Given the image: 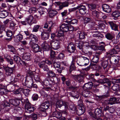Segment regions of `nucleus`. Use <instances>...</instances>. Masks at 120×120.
I'll use <instances>...</instances> for the list:
<instances>
[{
    "mask_svg": "<svg viewBox=\"0 0 120 120\" xmlns=\"http://www.w3.org/2000/svg\"><path fill=\"white\" fill-rule=\"evenodd\" d=\"M21 103L22 105L25 104L24 108L25 113H31L36 109L34 105L31 104L27 98L25 100L22 98L11 99L9 100V102L7 101H4V102L3 103V108H2L1 106H0V114L2 111V109H6V108H8L7 109V110L10 108L11 104L13 105L15 107H18L21 104Z\"/></svg>",
    "mask_w": 120,
    "mask_h": 120,
    "instance_id": "1",
    "label": "nucleus"
},
{
    "mask_svg": "<svg viewBox=\"0 0 120 120\" xmlns=\"http://www.w3.org/2000/svg\"><path fill=\"white\" fill-rule=\"evenodd\" d=\"M79 28L78 27L75 28L72 26H70L69 23L62 24L60 27V30L57 34L58 37H60V39H61V41L65 39V36L64 34V32H66L68 31H77L79 30Z\"/></svg>",
    "mask_w": 120,
    "mask_h": 120,
    "instance_id": "2",
    "label": "nucleus"
},
{
    "mask_svg": "<svg viewBox=\"0 0 120 120\" xmlns=\"http://www.w3.org/2000/svg\"><path fill=\"white\" fill-rule=\"evenodd\" d=\"M54 25L55 23H53L52 22L45 23L43 27L46 29L45 30H43L41 32V36L42 39L46 40L49 39L51 34L50 32L51 31V30L54 26Z\"/></svg>",
    "mask_w": 120,
    "mask_h": 120,
    "instance_id": "3",
    "label": "nucleus"
},
{
    "mask_svg": "<svg viewBox=\"0 0 120 120\" xmlns=\"http://www.w3.org/2000/svg\"><path fill=\"white\" fill-rule=\"evenodd\" d=\"M50 2L52 1V3L46 8L48 12L54 9L55 8L57 10L59 11L62 10L64 8L68 7V2L65 1L61 2L60 1H55L54 0H49Z\"/></svg>",
    "mask_w": 120,
    "mask_h": 120,
    "instance_id": "4",
    "label": "nucleus"
},
{
    "mask_svg": "<svg viewBox=\"0 0 120 120\" xmlns=\"http://www.w3.org/2000/svg\"><path fill=\"white\" fill-rule=\"evenodd\" d=\"M110 96V94L109 92L108 91L106 93V94L104 95L98 96L96 94L94 95V97L98 101H100L102 103L103 105L105 106H107L108 105H112L113 104V103L110 102L109 100L105 99L106 98H107Z\"/></svg>",
    "mask_w": 120,
    "mask_h": 120,
    "instance_id": "5",
    "label": "nucleus"
},
{
    "mask_svg": "<svg viewBox=\"0 0 120 120\" xmlns=\"http://www.w3.org/2000/svg\"><path fill=\"white\" fill-rule=\"evenodd\" d=\"M11 82H10L11 85H13L14 88L16 89L13 91L14 94H20L21 92L22 91V88H20V84L18 78L15 77L13 79H11Z\"/></svg>",
    "mask_w": 120,
    "mask_h": 120,
    "instance_id": "6",
    "label": "nucleus"
},
{
    "mask_svg": "<svg viewBox=\"0 0 120 120\" xmlns=\"http://www.w3.org/2000/svg\"><path fill=\"white\" fill-rule=\"evenodd\" d=\"M49 101L43 102L41 103L39 107L38 108V111L41 114L42 116H45L47 115L46 111L49 108Z\"/></svg>",
    "mask_w": 120,
    "mask_h": 120,
    "instance_id": "7",
    "label": "nucleus"
},
{
    "mask_svg": "<svg viewBox=\"0 0 120 120\" xmlns=\"http://www.w3.org/2000/svg\"><path fill=\"white\" fill-rule=\"evenodd\" d=\"M102 108V107H101L99 108L90 110L88 111V113L92 117L94 116L104 117L105 116V114H104L103 112Z\"/></svg>",
    "mask_w": 120,
    "mask_h": 120,
    "instance_id": "8",
    "label": "nucleus"
},
{
    "mask_svg": "<svg viewBox=\"0 0 120 120\" xmlns=\"http://www.w3.org/2000/svg\"><path fill=\"white\" fill-rule=\"evenodd\" d=\"M91 13L93 17L98 19H105L107 17L105 14L97 10H94L92 11Z\"/></svg>",
    "mask_w": 120,
    "mask_h": 120,
    "instance_id": "9",
    "label": "nucleus"
},
{
    "mask_svg": "<svg viewBox=\"0 0 120 120\" xmlns=\"http://www.w3.org/2000/svg\"><path fill=\"white\" fill-rule=\"evenodd\" d=\"M58 38L54 41H52L50 42V44L51 46L52 49L54 50H57L59 49L60 47V41H63L64 40L61 41V39L60 38V37H58Z\"/></svg>",
    "mask_w": 120,
    "mask_h": 120,
    "instance_id": "10",
    "label": "nucleus"
},
{
    "mask_svg": "<svg viewBox=\"0 0 120 120\" xmlns=\"http://www.w3.org/2000/svg\"><path fill=\"white\" fill-rule=\"evenodd\" d=\"M66 52L70 53L69 55L73 53H76L77 51L76 49L75 45L72 42L69 43L67 46L66 49Z\"/></svg>",
    "mask_w": 120,
    "mask_h": 120,
    "instance_id": "11",
    "label": "nucleus"
},
{
    "mask_svg": "<svg viewBox=\"0 0 120 120\" xmlns=\"http://www.w3.org/2000/svg\"><path fill=\"white\" fill-rule=\"evenodd\" d=\"M56 83L52 78L50 79L49 78H46L43 81H42L41 83L42 85L47 86H52Z\"/></svg>",
    "mask_w": 120,
    "mask_h": 120,
    "instance_id": "12",
    "label": "nucleus"
},
{
    "mask_svg": "<svg viewBox=\"0 0 120 120\" xmlns=\"http://www.w3.org/2000/svg\"><path fill=\"white\" fill-rule=\"evenodd\" d=\"M15 64L12 67H10L8 66L4 67V69L5 71L6 75L7 76H10L15 71Z\"/></svg>",
    "mask_w": 120,
    "mask_h": 120,
    "instance_id": "13",
    "label": "nucleus"
},
{
    "mask_svg": "<svg viewBox=\"0 0 120 120\" xmlns=\"http://www.w3.org/2000/svg\"><path fill=\"white\" fill-rule=\"evenodd\" d=\"M101 43H102L104 45H101L99 46L93 45V47L94 46L95 49H97L96 52V54L97 55H100L103 52H104L105 50V43L103 42H102Z\"/></svg>",
    "mask_w": 120,
    "mask_h": 120,
    "instance_id": "14",
    "label": "nucleus"
},
{
    "mask_svg": "<svg viewBox=\"0 0 120 120\" xmlns=\"http://www.w3.org/2000/svg\"><path fill=\"white\" fill-rule=\"evenodd\" d=\"M68 103L62 100L58 101L56 102L55 106L57 108H60L62 106H64L65 109H67L68 108Z\"/></svg>",
    "mask_w": 120,
    "mask_h": 120,
    "instance_id": "15",
    "label": "nucleus"
},
{
    "mask_svg": "<svg viewBox=\"0 0 120 120\" xmlns=\"http://www.w3.org/2000/svg\"><path fill=\"white\" fill-rule=\"evenodd\" d=\"M13 59L14 62L16 63L17 64L19 65L26 66L27 65V63L22 60L17 55H14L13 56Z\"/></svg>",
    "mask_w": 120,
    "mask_h": 120,
    "instance_id": "16",
    "label": "nucleus"
},
{
    "mask_svg": "<svg viewBox=\"0 0 120 120\" xmlns=\"http://www.w3.org/2000/svg\"><path fill=\"white\" fill-rule=\"evenodd\" d=\"M77 8L78 11H76V13L79 12L81 15H84L86 13L87 10L86 6L83 5H79L77 6Z\"/></svg>",
    "mask_w": 120,
    "mask_h": 120,
    "instance_id": "17",
    "label": "nucleus"
},
{
    "mask_svg": "<svg viewBox=\"0 0 120 120\" xmlns=\"http://www.w3.org/2000/svg\"><path fill=\"white\" fill-rule=\"evenodd\" d=\"M53 66L56 69L58 73H61L62 71L64 69V67L61 65L60 62H56V60L55 61H53Z\"/></svg>",
    "mask_w": 120,
    "mask_h": 120,
    "instance_id": "18",
    "label": "nucleus"
},
{
    "mask_svg": "<svg viewBox=\"0 0 120 120\" xmlns=\"http://www.w3.org/2000/svg\"><path fill=\"white\" fill-rule=\"evenodd\" d=\"M71 77L79 82H82L83 81L84 78V75L81 74L77 75H71Z\"/></svg>",
    "mask_w": 120,
    "mask_h": 120,
    "instance_id": "19",
    "label": "nucleus"
},
{
    "mask_svg": "<svg viewBox=\"0 0 120 120\" xmlns=\"http://www.w3.org/2000/svg\"><path fill=\"white\" fill-rule=\"evenodd\" d=\"M22 60L24 61H27L31 60L32 56L31 54L29 52L24 53L22 56Z\"/></svg>",
    "mask_w": 120,
    "mask_h": 120,
    "instance_id": "20",
    "label": "nucleus"
},
{
    "mask_svg": "<svg viewBox=\"0 0 120 120\" xmlns=\"http://www.w3.org/2000/svg\"><path fill=\"white\" fill-rule=\"evenodd\" d=\"M31 48L34 53L41 52L42 51V49L41 47L36 44L34 43L32 46Z\"/></svg>",
    "mask_w": 120,
    "mask_h": 120,
    "instance_id": "21",
    "label": "nucleus"
},
{
    "mask_svg": "<svg viewBox=\"0 0 120 120\" xmlns=\"http://www.w3.org/2000/svg\"><path fill=\"white\" fill-rule=\"evenodd\" d=\"M62 77L61 78V79L62 81V84L64 85L66 84L68 86H69L71 85L70 80L69 79L66 78L65 77L62 75Z\"/></svg>",
    "mask_w": 120,
    "mask_h": 120,
    "instance_id": "22",
    "label": "nucleus"
},
{
    "mask_svg": "<svg viewBox=\"0 0 120 120\" xmlns=\"http://www.w3.org/2000/svg\"><path fill=\"white\" fill-rule=\"evenodd\" d=\"M27 38L30 40V42L33 43H36L38 41V37L32 34L29 37H27L26 38Z\"/></svg>",
    "mask_w": 120,
    "mask_h": 120,
    "instance_id": "23",
    "label": "nucleus"
},
{
    "mask_svg": "<svg viewBox=\"0 0 120 120\" xmlns=\"http://www.w3.org/2000/svg\"><path fill=\"white\" fill-rule=\"evenodd\" d=\"M75 113H76L78 116H80L83 114L85 111V109L84 107H78Z\"/></svg>",
    "mask_w": 120,
    "mask_h": 120,
    "instance_id": "24",
    "label": "nucleus"
},
{
    "mask_svg": "<svg viewBox=\"0 0 120 120\" xmlns=\"http://www.w3.org/2000/svg\"><path fill=\"white\" fill-rule=\"evenodd\" d=\"M38 65L40 68L42 69L44 71H47L49 70L48 66L42 62L39 63Z\"/></svg>",
    "mask_w": 120,
    "mask_h": 120,
    "instance_id": "25",
    "label": "nucleus"
},
{
    "mask_svg": "<svg viewBox=\"0 0 120 120\" xmlns=\"http://www.w3.org/2000/svg\"><path fill=\"white\" fill-rule=\"evenodd\" d=\"M35 73V71L29 69L27 71L26 77L27 78H30L31 79H33Z\"/></svg>",
    "mask_w": 120,
    "mask_h": 120,
    "instance_id": "26",
    "label": "nucleus"
},
{
    "mask_svg": "<svg viewBox=\"0 0 120 120\" xmlns=\"http://www.w3.org/2000/svg\"><path fill=\"white\" fill-rule=\"evenodd\" d=\"M93 85V82H89L85 84L82 88L85 90H90L91 89Z\"/></svg>",
    "mask_w": 120,
    "mask_h": 120,
    "instance_id": "27",
    "label": "nucleus"
},
{
    "mask_svg": "<svg viewBox=\"0 0 120 120\" xmlns=\"http://www.w3.org/2000/svg\"><path fill=\"white\" fill-rule=\"evenodd\" d=\"M109 24L110 25L112 30L115 31H118V25L116 23L112 21H109Z\"/></svg>",
    "mask_w": 120,
    "mask_h": 120,
    "instance_id": "28",
    "label": "nucleus"
},
{
    "mask_svg": "<svg viewBox=\"0 0 120 120\" xmlns=\"http://www.w3.org/2000/svg\"><path fill=\"white\" fill-rule=\"evenodd\" d=\"M43 27L39 25H35L33 28L32 32H37L39 30L41 32L43 30L42 27Z\"/></svg>",
    "mask_w": 120,
    "mask_h": 120,
    "instance_id": "29",
    "label": "nucleus"
},
{
    "mask_svg": "<svg viewBox=\"0 0 120 120\" xmlns=\"http://www.w3.org/2000/svg\"><path fill=\"white\" fill-rule=\"evenodd\" d=\"M102 7L103 10L105 12L108 13H110L111 11V8L107 4H103Z\"/></svg>",
    "mask_w": 120,
    "mask_h": 120,
    "instance_id": "30",
    "label": "nucleus"
},
{
    "mask_svg": "<svg viewBox=\"0 0 120 120\" xmlns=\"http://www.w3.org/2000/svg\"><path fill=\"white\" fill-rule=\"evenodd\" d=\"M117 53V52H116L115 50L113 48L106 52V56L107 57H110L113 55L116 54Z\"/></svg>",
    "mask_w": 120,
    "mask_h": 120,
    "instance_id": "31",
    "label": "nucleus"
},
{
    "mask_svg": "<svg viewBox=\"0 0 120 120\" xmlns=\"http://www.w3.org/2000/svg\"><path fill=\"white\" fill-rule=\"evenodd\" d=\"M111 15V17L112 19L116 20L120 16V13L119 11H116L113 12Z\"/></svg>",
    "mask_w": 120,
    "mask_h": 120,
    "instance_id": "32",
    "label": "nucleus"
},
{
    "mask_svg": "<svg viewBox=\"0 0 120 120\" xmlns=\"http://www.w3.org/2000/svg\"><path fill=\"white\" fill-rule=\"evenodd\" d=\"M87 90L85 91V92H83L82 95L83 96L86 97H90L92 96H93L94 97V95L95 94H93L92 93L91 91L89 90Z\"/></svg>",
    "mask_w": 120,
    "mask_h": 120,
    "instance_id": "33",
    "label": "nucleus"
},
{
    "mask_svg": "<svg viewBox=\"0 0 120 120\" xmlns=\"http://www.w3.org/2000/svg\"><path fill=\"white\" fill-rule=\"evenodd\" d=\"M14 38L15 41L18 42L21 41L23 39V36L21 34H19L17 35L14 36Z\"/></svg>",
    "mask_w": 120,
    "mask_h": 120,
    "instance_id": "34",
    "label": "nucleus"
},
{
    "mask_svg": "<svg viewBox=\"0 0 120 120\" xmlns=\"http://www.w3.org/2000/svg\"><path fill=\"white\" fill-rule=\"evenodd\" d=\"M61 113V110L60 111H58L56 110L52 114V117H55L57 119H59L62 117Z\"/></svg>",
    "mask_w": 120,
    "mask_h": 120,
    "instance_id": "35",
    "label": "nucleus"
},
{
    "mask_svg": "<svg viewBox=\"0 0 120 120\" xmlns=\"http://www.w3.org/2000/svg\"><path fill=\"white\" fill-rule=\"evenodd\" d=\"M41 48L44 51H48L50 49V47L48 43H44L41 45Z\"/></svg>",
    "mask_w": 120,
    "mask_h": 120,
    "instance_id": "36",
    "label": "nucleus"
},
{
    "mask_svg": "<svg viewBox=\"0 0 120 120\" xmlns=\"http://www.w3.org/2000/svg\"><path fill=\"white\" fill-rule=\"evenodd\" d=\"M77 108L74 104L70 105L69 106V110L70 111L74 114L75 113Z\"/></svg>",
    "mask_w": 120,
    "mask_h": 120,
    "instance_id": "37",
    "label": "nucleus"
},
{
    "mask_svg": "<svg viewBox=\"0 0 120 120\" xmlns=\"http://www.w3.org/2000/svg\"><path fill=\"white\" fill-rule=\"evenodd\" d=\"M108 60H102L101 61V65L104 69L107 67L108 65L109 67L110 66L109 64Z\"/></svg>",
    "mask_w": 120,
    "mask_h": 120,
    "instance_id": "38",
    "label": "nucleus"
},
{
    "mask_svg": "<svg viewBox=\"0 0 120 120\" xmlns=\"http://www.w3.org/2000/svg\"><path fill=\"white\" fill-rule=\"evenodd\" d=\"M65 22L69 23L70 26H72L71 24H78V21L76 19H71L70 20H66L65 21Z\"/></svg>",
    "mask_w": 120,
    "mask_h": 120,
    "instance_id": "39",
    "label": "nucleus"
},
{
    "mask_svg": "<svg viewBox=\"0 0 120 120\" xmlns=\"http://www.w3.org/2000/svg\"><path fill=\"white\" fill-rule=\"evenodd\" d=\"M50 57L51 60L52 61H55L56 57L55 56V51L51 49L50 50Z\"/></svg>",
    "mask_w": 120,
    "mask_h": 120,
    "instance_id": "40",
    "label": "nucleus"
},
{
    "mask_svg": "<svg viewBox=\"0 0 120 120\" xmlns=\"http://www.w3.org/2000/svg\"><path fill=\"white\" fill-rule=\"evenodd\" d=\"M89 16H86L85 17L83 18V21L84 24H86L87 23H89L92 20L91 18V17L88 14Z\"/></svg>",
    "mask_w": 120,
    "mask_h": 120,
    "instance_id": "41",
    "label": "nucleus"
},
{
    "mask_svg": "<svg viewBox=\"0 0 120 120\" xmlns=\"http://www.w3.org/2000/svg\"><path fill=\"white\" fill-rule=\"evenodd\" d=\"M50 18H52L55 15H56L57 13V11L54 9L48 12Z\"/></svg>",
    "mask_w": 120,
    "mask_h": 120,
    "instance_id": "42",
    "label": "nucleus"
},
{
    "mask_svg": "<svg viewBox=\"0 0 120 120\" xmlns=\"http://www.w3.org/2000/svg\"><path fill=\"white\" fill-rule=\"evenodd\" d=\"M6 88L7 86H4L3 88L0 87V94L2 95L7 94L8 92Z\"/></svg>",
    "mask_w": 120,
    "mask_h": 120,
    "instance_id": "43",
    "label": "nucleus"
},
{
    "mask_svg": "<svg viewBox=\"0 0 120 120\" xmlns=\"http://www.w3.org/2000/svg\"><path fill=\"white\" fill-rule=\"evenodd\" d=\"M27 21L28 24L30 25L32 24V20L33 19V16L32 15H30L25 19Z\"/></svg>",
    "mask_w": 120,
    "mask_h": 120,
    "instance_id": "44",
    "label": "nucleus"
},
{
    "mask_svg": "<svg viewBox=\"0 0 120 120\" xmlns=\"http://www.w3.org/2000/svg\"><path fill=\"white\" fill-rule=\"evenodd\" d=\"M47 72V74L48 75V77L52 78L55 77L56 74L52 71L49 70Z\"/></svg>",
    "mask_w": 120,
    "mask_h": 120,
    "instance_id": "45",
    "label": "nucleus"
},
{
    "mask_svg": "<svg viewBox=\"0 0 120 120\" xmlns=\"http://www.w3.org/2000/svg\"><path fill=\"white\" fill-rule=\"evenodd\" d=\"M102 83L103 84L106 85V86L108 85L109 87L110 86L111 84V82L109 79L107 78H104L103 79Z\"/></svg>",
    "mask_w": 120,
    "mask_h": 120,
    "instance_id": "46",
    "label": "nucleus"
},
{
    "mask_svg": "<svg viewBox=\"0 0 120 120\" xmlns=\"http://www.w3.org/2000/svg\"><path fill=\"white\" fill-rule=\"evenodd\" d=\"M43 61L45 64H47L49 65H51V66L52 67V64L53 63L54 61L51 60L50 58H49L48 59H46L45 60H43Z\"/></svg>",
    "mask_w": 120,
    "mask_h": 120,
    "instance_id": "47",
    "label": "nucleus"
},
{
    "mask_svg": "<svg viewBox=\"0 0 120 120\" xmlns=\"http://www.w3.org/2000/svg\"><path fill=\"white\" fill-rule=\"evenodd\" d=\"M119 86L118 84H114L112 87V89L114 91H116L117 92V93L118 94L119 92Z\"/></svg>",
    "mask_w": 120,
    "mask_h": 120,
    "instance_id": "48",
    "label": "nucleus"
},
{
    "mask_svg": "<svg viewBox=\"0 0 120 120\" xmlns=\"http://www.w3.org/2000/svg\"><path fill=\"white\" fill-rule=\"evenodd\" d=\"M33 78L34 80L36 82H39L41 83L42 82V80L40 78V75L38 74L37 75L34 74Z\"/></svg>",
    "mask_w": 120,
    "mask_h": 120,
    "instance_id": "49",
    "label": "nucleus"
},
{
    "mask_svg": "<svg viewBox=\"0 0 120 120\" xmlns=\"http://www.w3.org/2000/svg\"><path fill=\"white\" fill-rule=\"evenodd\" d=\"M88 6L89 9L92 11H93L92 10H94L96 8V5L94 3H91L89 4Z\"/></svg>",
    "mask_w": 120,
    "mask_h": 120,
    "instance_id": "50",
    "label": "nucleus"
},
{
    "mask_svg": "<svg viewBox=\"0 0 120 120\" xmlns=\"http://www.w3.org/2000/svg\"><path fill=\"white\" fill-rule=\"evenodd\" d=\"M94 75L93 74H91L89 75H87L86 77L87 79L90 80L93 82L94 80H95V79L94 78Z\"/></svg>",
    "mask_w": 120,
    "mask_h": 120,
    "instance_id": "51",
    "label": "nucleus"
},
{
    "mask_svg": "<svg viewBox=\"0 0 120 120\" xmlns=\"http://www.w3.org/2000/svg\"><path fill=\"white\" fill-rule=\"evenodd\" d=\"M99 59V56L96 54L95 56H93L91 61L93 63H97L98 62Z\"/></svg>",
    "mask_w": 120,
    "mask_h": 120,
    "instance_id": "52",
    "label": "nucleus"
},
{
    "mask_svg": "<svg viewBox=\"0 0 120 120\" xmlns=\"http://www.w3.org/2000/svg\"><path fill=\"white\" fill-rule=\"evenodd\" d=\"M8 13L6 11H4L0 13V18H4L7 16L8 15Z\"/></svg>",
    "mask_w": 120,
    "mask_h": 120,
    "instance_id": "53",
    "label": "nucleus"
},
{
    "mask_svg": "<svg viewBox=\"0 0 120 120\" xmlns=\"http://www.w3.org/2000/svg\"><path fill=\"white\" fill-rule=\"evenodd\" d=\"M105 36L107 39L110 40H112L114 38V37L113 35L109 33H107L105 34Z\"/></svg>",
    "mask_w": 120,
    "mask_h": 120,
    "instance_id": "54",
    "label": "nucleus"
},
{
    "mask_svg": "<svg viewBox=\"0 0 120 120\" xmlns=\"http://www.w3.org/2000/svg\"><path fill=\"white\" fill-rule=\"evenodd\" d=\"M21 5L23 6H27L29 4V2L28 0H22L21 2Z\"/></svg>",
    "mask_w": 120,
    "mask_h": 120,
    "instance_id": "55",
    "label": "nucleus"
},
{
    "mask_svg": "<svg viewBox=\"0 0 120 120\" xmlns=\"http://www.w3.org/2000/svg\"><path fill=\"white\" fill-rule=\"evenodd\" d=\"M73 59L72 62L70 66V68L69 69V72L70 73H71L72 71L75 70V66L74 65V63L73 62Z\"/></svg>",
    "mask_w": 120,
    "mask_h": 120,
    "instance_id": "56",
    "label": "nucleus"
},
{
    "mask_svg": "<svg viewBox=\"0 0 120 120\" xmlns=\"http://www.w3.org/2000/svg\"><path fill=\"white\" fill-rule=\"evenodd\" d=\"M16 24L14 22H11L10 24V28L12 30H15L17 29V27L15 26Z\"/></svg>",
    "mask_w": 120,
    "mask_h": 120,
    "instance_id": "57",
    "label": "nucleus"
},
{
    "mask_svg": "<svg viewBox=\"0 0 120 120\" xmlns=\"http://www.w3.org/2000/svg\"><path fill=\"white\" fill-rule=\"evenodd\" d=\"M86 35V33L84 32H81L79 34V38L80 39H82L85 38V36Z\"/></svg>",
    "mask_w": 120,
    "mask_h": 120,
    "instance_id": "58",
    "label": "nucleus"
},
{
    "mask_svg": "<svg viewBox=\"0 0 120 120\" xmlns=\"http://www.w3.org/2000/svg\"><path fill=\"white\" fill-rule=\"evenodd\" d=\"M67 109L61 110L62 116H64L65 117H67L68 115V113L67 111H66Z\"/></svg>",
    "mask_w": 120,
    "mask_h": 120,
    "instance_id": "59",
    "label": "nucleus"
},
{
    "mask_svg": "<svg viewBox=\"0 0 120 120\" xmlns=\"http://www.w3.org/2000/svg\"><path fill=\"white\" fill-rule=\"evenodd\" d=\"M102 107L103 112H104V114H105V116L106 114L107 113V111H109V107L108 106H105L104 107Z\"/></svg>",
    "mask_w": 120,
    "mask_h": 120,
    "instance_id": "60",
    "label": "nucleus"
},
{
    "mask_svg": "<svg viewBox=\"0 0 120 120\" xmlns=\"http://www.w3.org/2000/svg\"><path fill=\"white\" fill-rule=\"evenodd\" d=\"M36 8L33 7L30 8L29 10V12L31 14H32L33 13L35 12L36 11Z\"/></svg>",
    "mask_w": 120,
    "mask_h": 120,
    "instance_id": "61",
    "label": "nucleus"
},
{
    "mask_svg": "<svg viewBox=\"0 0 120 120\" xmlns=\"http://www.w3.org/2000/svg\"><path fill=\"white\" fill-rule=\"evenodd\" d=\"M6 35L8 37H12L13 35V32L12 31L8 30H7L5 32Z\"/></svg>",
    "mask_w": 120,
    "mask_h": 120,
    "instance_id": "62",
    "label": "nucleus"
},
{
    "mask_svg": "<svg viewBox=\"0 0 120 120\" xmlns=\"http://www.w3.org/2000/svg\"><path fill=\"white\" fill-rule=\"evenodd\" d=\"M39 96L38 94L36 93L34 94L32 97V99L33 101L37 100Z\"/></svg>",
    "mask_w": 120,
    "mask_h": 120,
    "instance_id": "63",
    "label": "nucleus"
},
{
    "mask_svg": "<svg viewBox=\"0 0 120 120\" xmlns=\"http://www.w3.org/2000/svg\"><path fill=\"white\" fill-rule=\"evenodd\" d=\"M69 13H68L67 11V10H64V11L61 13L62 17L63 18H65V17L69 14Z\"/></svg>",
    "mask_w": 120,
    "mask_h": 120,
    "instance_id": "64",
    "label": "nucleus"
}]
</instances>
